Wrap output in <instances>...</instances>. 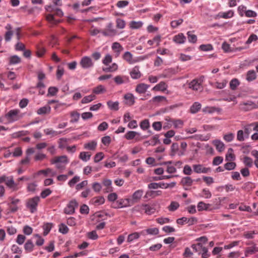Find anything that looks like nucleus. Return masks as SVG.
Returning a JSON list of instances; mask_svg holds the SVG:
<instances>
[{
  "mask_svg": "<svg viewBox=\"0 0 258 258\" xmlns=\"http://www.w3.org/2000/svg\"><path fill=\"white\" fill-rule=\"evenodd\" d=\"M117 30L114 28L112 23H109L105 29L101 30V33L104 36L112 37L117 34Z\"/></svg>",
  "mask_w": 258,
  "mask_h": 258,
  "instance_id": "obj_1",
  "label": "nucleus"
},
{
  "mask_svg": "<svg viewBox=\"0 0 258 258\" xmlns=\"http://www.w3.org/2000/svg\"><path fill=\"white\" fill-rule=\"evenodd\" d=\"M39 201L40 198L38 196L34 197L28 200L27 202V207L30 210L32 213L36 211L37 206Z\"/></svg>",
  "mask_w": 258,
  "mask_h": 258,
  "instance_id": "obj_2",
  "label": "nucleus"
},
{
  "mask_svg": "<svg viewBox=\"0 0 258 258\" xmlns=\"http://www.w3.org/2000/svg\"><path fill=\"white\" fill-rule=\"evenodd\" d=\"M5 182L6 185L10 188H15L17 184L15 182L13 176L3 175L0 177V183Z\"/></svg>",
  "mask_w": 258,
  "mask_h": 258,
  "instance_id": "obj_3",
  "label": "nucleus"
},
{
  "mask_svg": "<svg viewBox=\"0 0 258 258\" xmlns=\"http://www.w3.org/2000/svg\"><path fill=\"white\" fill-rule=\"evenodd\" d=\"M19 112V111L17 109L11 110L6 114V117L8 119L9 122L17 121L20 118L18 115Z\"/></svg>",
  "mask_w": 258,
  "mask_h": 258,
  "instance_id": "obj_4",
  "label": "nucleus"
},
{
  "mask_svg": "<svg viewBox=\"0 0 258 258\" xmlns=\"http://www.w3.org/2000/svg\"><path fill=\"white\" fill-rule=\"evenodd\" d=\"M192 168L194 171L198 174L207 173L211 171L210 167H205L203 164H194Z\"/></svg>",
  "mask_w": 258,
  "mask_h": 258,
  "instance_id": "obj_5",
  "label": "nucleus"
},
{
  "mask_svg": "<svg viewBox=\"0 0 258 258\" xmlns=\"http://www.w3.org/2000/svg\"><path fill=\"white\" fill-rule=\"evenodd\" d=\"M78 204L76 200H72L70 202L67 207L64 210L66 214H73L75 213V208L78 207Z\"/></svg>",
  "mask_w": 258,
  "mask_h": 258,
  "instance_id": "obj_6",
  "label": "nucleus"
},
{
  "mask_svg": "<svg viewBox=\"0 0 258 258\" xmlns=\"http://www.w3.org/2000/svg\"><path fill=\"white\" fill-rule=\"evenodd\" d=\"M80 65L83 69H88L93 66L94 63L89 56H84L80 61Z\"/></svg>",
  "mask_w": 258,
  "mask_h": 258,
  "instance_id": "obj_7",
  "label": "nucleus"
},
{
  "mask_svg": "<svg viewBox=\"0 0 258 258\" xmlns=\"http://www.w3.org/2000/svg\"><path fill=\"white\" fill-rule=\"evenodd\" d=\"M240 108L244 111H249L254 109H256L255 103L251 101H248L240 104Z\"/></svg>",
  "mask_w": 258,
  "mask_h": 258,
  "instance_id": "obj_8",
  "label": "nucleus"
},
{
  "mask_svg": "<svg viewBox=\"0 0 258 258\" xmlns=\"http://www.w3.org/2000/svg\"><path fill=\"white\" fill-rule=\"evenodd\" d=\"M189 88L195 91H198L202 89L201 82L198 79H194L189 83Z\"/></svg>",
  "mask_w": 258,
  "mask_h": 258,
  "instance_id": "obj_9",
  "label": "nucleus"
},
{
  "mask_svg": "<svg viewBox=\"0 0 258 258\" xmlns=\"http://www.w3.org/2000/svg\"><path fill=\"white\" fill-rule=\"evenodd\" d=\"M149 87V85L145 83H140L136 86L135 91L139 94H144L146 93Z\"/></svg>",
  "mask_w": 258,
  "mask_h": 258,
  "instance_id": "obj_10",
  "label": "nucleus"
},
{
  "mask_svg": "<svg viewBox=\"0 0 258 258\" xmlns=\"http://www.w3.org/2000/svg\"><path fill=\"white\" fill-rule=\"evenodd\" d=\"M45 9L47 12H52L53 11H55V15L58 17H61L63 15V13L61 9L58 8L55 9L53 6H46Z\"/></svg>",
  "mask_w": 258,
  "mask_h": 258,
  "instance_id": "obj_11",
  "label": "nucleus"
},
{
  "mask_svg": "<svg viewBox=\"0 0 258 258\" xmlns=\"http://www.w3.org/2000/svg\"><path fill=\"white\" fill-rule=\"evenodd\" d=\"M131 78L133 79H138L141 77V73L138 66L135 67L130 73Z\"/></svg>",
  "mask_w": 258,
  "mask_h": 258,
  "instance_id": "obj_12",
  "label": "nucleus"
},
{
  "mask_svg": "<svg viewBox=\"0 0 258 258\" xmlns=\"http://www.w3.org/2000/svg\"><path fill=\"white\" fill-rule=\"evenodd\" d=\"M167 85L165 83V82L163 81L160 82L159 84H157L153 88L152 90L155 91H162L164 92L166 90L167 88Z\"/></svg>",
  "mask_w": 258,
  "mask_h": 258,
  "instance_id": "obj_13",
  "label": "nucleus"
},
{
  "mask_svg": "<svg viewBox=\"0 0 258 258\" xmlns=\"http://www.w3.org/2000/svg\"><path fill=\"white\" fill-rule=\"evenodd\" d=\"M68 162L69 161L66 156L56 157L54 159L51 160V163L52 164H56L59 163L67 164Z\"/></svg>",
  "mask_w": 258,
  "mask_h": 258,
  "instance_id": "obj_14",
  "label": "nucleus"
},
{
  "mask_svg": "<svg viewBox=\"0 0 258 258\" xmlns=\"http://www.w3.org/2000/svg\"><path fill=\"white\" fill-rule=\"evenodd\" d=\"M169 186L168 184L164 183H151L148 184V188L150 189H158V188H166Z\"/></svg>",
  "mask_w": 258,
  "mask_h": 258,
  "instance_id": "obj_15",
  "label": "nucleus"
},
{
  "mask_svg": "<svg viewBox=\"0 0 258 258\" xmlns=\"http://www.w3.org/2000/svg\"><path fill=\"white\" fill-rule=\"evenodd\" d=\"M234 15V12L232 10H229L226 12L219 13L216 15V18H222L224 19H229L232 18Z\"/></svg>",
  "mask_w": 258,
  "mask_h": 258,
  "instance_id": "obj_16",
  "label": "nucleus"
},
{
  "mask_svg": "<svg viewBox=\"0 0 258 258\" xmlns=\"http://www.w3.org/2000/svg\"><path fill=\"white\" fill-rule=\"evenodd\" d=\"M124 98L126 100V104L132 106L135 104V97L132 93H127L124 95Z\"/></svg>",
  "mask_w": 258,
  "mask_h": 258,
  "instance_id": "obj_17",
  "label": "nucleus"
},
{
  "mask_svg": "<svg viewBox=\"0 0 258 258\" xmlns=\"http://www.w3.org/2000/svg\"><path fill=\"white\" fill-rule=\"evenodd\" d=\"M111 48L113 50H114L117 56H118L121 51L123 49V47L120 45V44L117 42L112 43Z\"/></svg>",
  "mask_w": 258,
  "mask_h": 258,
  "instance_id": "obj_18",
  "label": "nucleus"
},
{
  "mask_svg": "<svg viewBox=\"0 0 258 258\" xmlns=\"http://www.w3.org/2000/svg\"><path fill=\"white\" fill-rule=\"evenodd\" d=\"M256 78V75L254 70L248 71L246 75V80L248 82H251L255 80Z\"/></svg>",
  "mask_w": 258,
  "mask_h": 258,
  "instance_id": "obj_19",
  "label": "nucleus"
},
{
  "mask_svg": "<svg viewBox=\"0 0 258 258\" xmlns=\"http://www.w3.org/2000/svg\"><path fill=\"white\" fill-rule=\"evenodd\" d=\"M186 39L185 37L182 33H179L173 37V41L177 44L183 43Z\"/></svg>",
  "mask_w": 258,
  "mask_h": 258,
  "instance_id": "obj_20",
  "label": "nucleus"
},
{
  "mask_svg": "<svg viewBox=\"0 0 258 258\" xmlns=\"http://www.w3.org/2000/svg\"><path fill=\"white\" fill-rule=\"evenodd\" d=\"M107 105L111 110L117 111L119 109V103L118 101L113 102L109 100L107 102Z\"/></svg>",
  "mask_w": 258,
  "mask_h": 258,
  "instance_id": "obj_21",
  "label": "nucleus"
},
{
  "mask_svg": "<svg viewBox=\"0 0 258 258\" xmlns=\"http://www.w3.org/2000/svg\"><path fill=\"white\" fill-rule=\"evenodd\" d=\"M51 107L49 106H45L39 108L37 113L38 114L42 115L49 113L50 112Z\"/></svg>",
  "mask_w": 258,
  "mask_h": 258,
  "instance_id": "obj_22",
  "label": "nucleus"
},
{
  "mask_svg": "<svg viewBox=\"0 0 258 258\" xmlns=\"http://www.w3.org/2000/svg\"><path fill=\"white\" fill-rule=\"evenodd\" d=\"M104 198L102 196H98L91 200V203L95 206L101 205L104 203Z\"/></svg>",
  "mask_w": 258,
  "mask_h": 258,
  "instance_id": "obj_23",
  "label": "nucleus"
},
{
  "mask_svg": "<svg viewBox=\"0 0 258 258\" xmlns=\"http://www.w3.org/2000/svg\"><path fill=\"white\" fill-rule=\"evenodd\" d=\"M97 146V142L95 141H92L84 144V147L85 149L95 150Z\"/></svg>",
  "mask_w": 258,
  "mask_h": 258,
  "instance_id": "obj_24",
  "label": "nucleus"
},
{
  "mask_svg": "<svg viewBox=\"0 0 258 258\" xmlns=\"http://www.w3.org/2000/svg\"><path fill=\"white\" fill-rule=\"evenodd\" d=\"M193 183V180L189 176L183 177L181 180V183L183 186H191Z\"/></svg>",
  "mask_w": 258,
  "mask_h": 258,
  "instance_id": "obj_25",
  "label": "nucleus"
},
{
  "mask_svg": "<svg viewBox=\"0 0 258 258\" xmlns=\"http://www.w3.org/2000/svg\"><path fill=\"white\" fill-rule=\"evenodd\" d=\"M21 59L17 55L11 56L9 58V64L14 65L21 62Z\"/></svg>",
  "mask_w": 258,
  "mask_h": 258,
  "instance_id": "obj_26",
  "label": "nucleus"
},
{
  "mask_svg": "<svg viewBox=\"0 0 258 258\" xmlns=\"http://www.w3.org/2000/svg\"><path fill=\"white\" fill-rule=\"evenodd\" d=\"M105 88L102 85L97 86L93 89V93L95 94H100L106 92Z\"/></svg>",
  "mask_w": 258,
  "mask_h": 258,
  "instance_id": "obj_27",
  "label": "nucleus"
},
{
  "mask_svg": "<svg viewBox=\"0 0 258 258\" xmlns=\"http://www.w3.org/2000/svg\"><path fill=\"white\" fill-rule=\"evenodd\" d=\"M213 144L219 152H221L224 150V144L221 141L215 140L213 141Z\"/></svg>",
  "mask_w": 258,
  "mask_h": 258,
  "instance_id": "obj_28",
  "label": "nucleus"
},
{
  "mask_svg": "<svg viewBox=\"0 0 258 258\" xmlns=\"http://www.w3.org/2000/svg\"><path fill=\"white\" fill-rule=\"evenodd\" d=\"M70 115L72 119L70 120V122L72 123L77 122L78 121L80 118V113L78 112L77 111H73L70 113Z\"/></svg>",
  "mask_w": 258,
  "mask_h": 258,
  "instance_id": "obj_29",
  "label": "nucleus"
},
{
  "mask_svg": "<svg viewBox=\"0 0 258 258\" xmlns=\"http://www.w3.org/2000/svg\"><path fill=\"white\" fill-rule=\"evenodd\" d=\"M140 136V134L135 131H128L125 135L124 138L128 140H132L136 138V136Z\"/></svg>",
  "mask_w": 258,
  "mask_h": 258,
  "instance_id": "obj_30",
  "label": "nucleus"
},
{
  "mask_svg": "<svg viewBox=\"0 0 258 258\" xmlns=\"http://www.w3.org/2000/svg\"><path fill=\"white\" fill-rule=\"evenodd\" d=\"M123 58L130 64L133 63L135 61L133 59V55L129 51H126L123 55Z\"/></svg>",
  "mask_w": 258,
  "mask_h": 258,
  "instance_id": "obj_31",
  "label": "nucleus"
},
{
  "mask_svg": "<svg viewBox=\"0 0 258 258\" xmlns=\"http://www.w3.org/2000/svg\"><path fill=\"white\" fill-rule=\"evenodd\" d=\"M258 251V247H256L255 245H253L252 247H247L245 251V255L247 256L248 254H253Z\"/></svg>",
  "mask_w": 258,
  "mask_h": 258,
  "instance_id": "obj_32",
  "label": "nucleus"
},
{
  "mask_svg": "<svg viewBox=\"0 0 258 258\" xmlns=\"http://www.w3.org/2000/svg\"><path fill=\"white\" fill-rule=\"evenodd\" d=\"M201 108V104L199 102H195L190 107V110L192 113L198 112Z\"/></svg>",
  "mask_w": 258,
  "mask_h": 258,
  "instance_id": "obj_33",
  "label": "nucleus"
},
{
  "mask_svg": "<svg viewBox=\"0 0 258 258\" xmlns=\"http://www.w3.org/2000/svg\"><path fill=\"white\" fill-rule=\"evenodd\" d=\"M91 154L86 152H82L79 155V158L84 162H87L89 160Z\"/></svg>",
  "mask_w": 258,
  "mask_h": 258,
  "instance_id": "obj_34",
  "label": "nucleus"
},
{
  "mask_svg": "<svg viewBox=\"0 0 258 258\" xmlns=\"http://www.w3.org/2000/svg\"><path fill=\"white\" fill-rule=\"evenodd\" d=\"M243 162L246 168H250L253 165L252 159L248 156L244 157Z\"/></svg>",
  "mask_w": 258,
  "mask_h": 258,
  "instance_id": "obj_35",
  "label": "nucleus"
},
{
  "mask_svg": "<svg viewBox=\"0 0 258 258\" xmlns=\"http://www.w3.org/2000/svg\"><path fill=\"white\" fill-rule=\"evenodd\" d=\"M117 202L119 203L120 207H126L132 205L130 199H121Z\"/></svg>",
  "mask_w": 258,
  "mask_h": 258,
  "instance_id": "obj_36",
  "label": "nucleus"
},
{
  "mask_svg": "<svg viewBox=\"0 0 258 258\" xmlns=\"http://www.w3.org/2000/svg\"><path fill=\"white\" fill-rule=\"evenodd\" d=\"M126 23L123 20L117 18L116 19V27L118 29H123L125 26Z\"/></svg>",
  "mask_w": 258,
  "mask_h": 258,
  "instance_id": "obj_37",
  "label": "nucleus"
},
{
  "mask_svg": "<svg viewBox=\"0 0 258 258\" xmlns=\"http://www.w3.org/2000/svg\"><path fill=\"white\" fill-rule=\"evenodd\" d=\"M143 25V23L141 21H131L130 23V27L131 28L135 29H139Z\"/></svg>",
  "mask_w": 258,
  "mask_h": 258,
  "instance_id": "obj_38",
  "label": "nucleus"
},
{
  "mask_svg": "<svg viewBox=\"0 0 258 258\" xmlns=\"http://www.w3.org/2000/svg\"><path fill=\"white\" fill-rule=\"evenodd\" d=\"M34 244L31 240H28L26 242L24 245L25 249L28 251L31 252L33 250L34 247Z\"/></svg>",
  "mask_w": 258,
  "mask_h": 258,
  "instance_id": "obj_39",
  "label": "nucleus"
},
{
  "mask_svg": "<svg viewBox=\"0 0 258 258\" xmlns=\"http://www.w3.org/2000/svg\"><path fill=\"white\" fill-rule=\"evenodd\" d=\"M167 101L166 98L163 96H156L152 99L150 101L153 103H160L162 101Z\"/></svg>",
  "mask_w": 258,
  "mask_h": 258,
  "instance_id": "obj_40",
  "label": "nucleus"
},
{
  "mask_svg": "<svg viewBox=\"0 0 258 258\" xmlns=\"http://www.w3.org/2000/svg\"><path fill=\"white\" fill-rule=\"evenodd\" d=\"M96 97L94 95H90L84 97L81 101V103L83 104H86L91 102L92 100L95 99Z\"/></svg>",
  "mask_w": 258,
  "mask_h": 258,
  "instance_id": "obj_41",
  "label": "nucleus"
},
{
  "mask_svg": "<svg viewBox=\"0 0 258 258\" xmlns=\"http://www.w3.org/2000/svg\"><path fill=\"white\" fill-rule=\"evenodd\" d=\"M140 127L144 131L148 130L150 127V123L148 119L142 120L140 124Z\"/></svg>",
  "mask_w": 258,
  "mask_h": 258,
  "instance_id": "obj_42",
  "label": "nucleus"
},
{
  "mask_svg": "<svg viewBox=\"0 0 258 258\" xmlns=\"http://www.w3.org/2000/svg\"><path fill=\"white\" fill-rule=\"evenodd\" d=\"M46 19L48 22L53 24H57L60 22L59 20H55L54 17V15L52 14L47 15L46 17Z\"/></svg>",
  "mask_w": 258,
  "mask_h": 258,
  "instance_id": "obj_43",
  "label": "nucleus"
},
{
  "mask_svg": "<svg viewBox=\"0 0 258 258\" xmlns=\"http://www.w3.org/2000/svg\"><path fill=\"white\" fill-rule=\"evenodd\" d=\"M203 246L201 242H199L197 244H193L191 245V247L195 250V252H198L199 254H200L201 252L200 250H202Z\"/></svg>",
  "mask_w": 258,
  "mask_h": 258,
  "instance_id": "obj_44",
  "label": "nucleus"
},
{
  "mask_svg": "<svg viewBox=\"0 0 258 258\" xmlns=\"http://www.w3.org/2000/svg\"><path fill=\"white\" fill-rule=\"evenodd\" d=\"M187 38L189 42L195 43L197 41V37L196 35L193 34L191 31L187 33Z\"/></svg>",
  "mask_w": 258,
  "mask_h": 258,
  "instance_id": "obj_45",
  "label": "nucleus"
},
{
  "mask_svg": "<svg viewBox=\"0 0 258 258\" xmlns=\"http://www.w3.org/2000/svg\"><path fill=\"white\" fill-rule=\"evenodd\" d=\"M239 85V82L237 79H233L230 82V87L232 90H235Z\"/></svg>",
  "mask_w": 258,
  "mask_h": 258,
  "instance_id": "obj_46",
  "label": "nucleus"
},
{
  "mask_svg": "<svg viewBox=\"0 0 258 258\" xmlns=\"http://www.w3.org/2000/svg\"><path fill=\"white\" fill-rule=\"evenodd\" d=\"M236 166L235 162H229L224 164V168L226 170H231L234 169Z\"/></svg>",
  "mask_w": 258,
  "mask_h": 258,
  "instance_id": "obj_47",
  "label": "nucleus"
},
{
  "mask_svg": "<svg viewBox=\"0 0 258 258\" xmlns=\"http://www.w3.org/2000/svg\"><path fill=\"white\" fill-rule=\"evenodd\" d=\"M139 237H140V234L139 233L134 232L133 233H132V234L128 235L127 241L128 242H131L132 241H133L134 240L139 238Z\"/></svg>",
  "mask_w": 258,
  "mask_h": 258,
  "instance_id": "obj_48",
  "label": "nucleus"
},
{
  "mask_svg": "<svg viewBox=\"0 0 258 258\" xmlns=\"http://www.w3.org/2000/svg\"><path fill=\"white\" fill-rule=\"evenodd\" d=\"M200 48L204 51L212 50L213 49V46L210 44H202L200 46Z\"/></svg>",
  "mask_w": 258,
  "mask_h": 258,
  "instance_id": "obj_49",
  "label": "nucleus"
},
{
  "mask_svg": "<svg viewBox=\"0 0 258 258\" xmlns=\"http://www.w3.org/2000/svg\"><path fill=\"white\" fill-rule=\"evenodd\" d=\"M58 91V89L57 88L55 87H50L48 90V94L47 96H54L55 95Z\"/></svg>",
  "mask_w": 258,
  "mask_h": 258,
  "instance_id": "obj_50",
  "label": "nucleus"
},
{
  "mask_svg": "<svg viewBox=\"0 0 258 258\" xmlns=\"http://www.w3.org/2000/svg\"><path fill=\"white\" fill-rule=\"evenodd\" d=\"M52 224L51 223H46L43 226V229H44V232L43 235L44 236L47 235L49 231H50L51 228H52Z\"/></svg>",
  "mask_w": 258,
  "mask_h": 258,
  "instance_id": "obj_51",
  "label": "nucleus"
},
{
  "mask_svg": "<svg viewBox=\"0 0 258 258\" xmlns=\"http://www.w3.org/2000/svg\"><path fill=\"white\" fill-rule=\"evenodd\" d=\"M183 20L182 19H179L177 20L172 21L170 23V25L172 28H175L182 24Z\"/></svg>",
  "mask_w": 258,
  "mask_h": 258,
  "instance_id": "obj_52",
  "label": "nucleus"
},
{
  "mask_svg": "<svg viewBox=\"0 0 258 258\" xmlns=\"http://www.w3.org/2000/svg\"><path fill=\"white\" fill-rule=\"evenodd\" d=\"M227 83V81L226 80H223L221 82H216L215 84V87L217 89H223L224 88Z\"/></svg>",
  "mask_w": 258,
  "mask_h": 258,
  "instance_id": "obj_53",
  "label": "nucleus"
},
{
  "mask_svg": "<svg viewBox=\"0 0 258 258\" xmlns=\"http://www.w3.org/2000/svg\"><path fill=\"white\" fill-rule=\"evenodd\" d=\"M104 154L103 152H100L97 153L94 156V161L95 163L99 162L104 158Z\"/></svg>",
  "mask_w": 258,
  "mask_h": 258,
  "instance_id": "obj_54",
  "label": "nucleus"
},
{
  "mask_svg": "<svg viewBox=\"0 0 258 258\" xmlns=\"http://www.w3.org/2000/svg\"><path fill=\"white\" fill-rule=\"evenodd\" d=\"M15 48L16 51H23L25 50V45L23 43L18 41L15 45Z\"/></svg>",
  "mask_w": 258,
  "mask_h": 258,
  "instance_id": "obj_55",
  "label": "nucleus"
},
{
  "mask_svg": "<svg viewBox=\"0 0 258 258\" xmlns=\"http://www.w3.org/2000/svg\"><path fill=\"white\" fill-rule=\"evenodd\" d=\"M223 161V158L222 157L217 156L214 158L212 164L213 165H219V164L222 163Z\"/></svg>",
  "mask_w": 258,
  "mask_h": 258,
  "instance_id": "obj_56",
  "label": "nucleus"
},
{
  "mask_svg": "<svg viewBox=\"0 0 258 258\" xmlns=\"http://www.w3.org/2000/svg\"><path fill=\"white\" fill-rule=\"evenodd\" d=\"M239 15L241 17H243L244 14L245 15V12L247 11L246 7L243 5L239 6L237 9Z\"/></svg>",
  "mask_w": 258,
  "mask_h": 258,
  "instance_id": "obj_57",
  "label": "nucleus"
},
{
  "mask_svg": "<svg viewBox=\"0 0 258 258\" xmlns=\"http://www.w3.org/2000/svg\"><path fill=\"white\" fill-rule=\"evenodd\" d=\"M129 4V2L127 1H119L116 3V6L118 8H123L127 6Z\"/></svg>",
  "mask_w": 258,
  "mask_h": 258,
  "instance_id": "obj_58",
  "label": "nucleus"
},
{
  "mask_svg": "<svg viewBox=\"0 0 258 258\" xmlns=\"http://www.w3.org/2000/svg\"><path fill=\"white\" fill-rule=\"evenodd\" d=\"M192 169L190 166L188 165H185L183 167V173L185 175H190L192 173Z\"/></svg>",
  "mask_w": 258,
  "mask_h": 258,
  "instance_id": "obj_59",
  "label": "nucleus"
},
{
  "mask_svg": "<svg viewBox=\"0 0 258 258\" xmlns=\"http://www.w3.org/2000/svg\"><path fill=\"white\" fill-rule=\"evenodd\" d=\"M179 206V204L176 202H172L168 207V209L170 211H174Z\"/></svg>",
  "mask_w": 258,
  "mask_h": 258,
  "instance_id": "obj_60",
  "label": "nucleus"
},
{
  "mask_svg": "<svg viewBox=\"0 0 258 258\" xmlns=\"http://www.w3.org/2000/svg\"><path fill=\"white\" fill-rule=\"evenodd\" d=\"M59 231L62 234H66L69 231V228L65 224L61 223L59 225Z\"/></svg>",
  "mask_w": 258,
  "mask_h": 258,
  "instance_id": "obj_61",
  "label": "nucleus"
},
{
  "mask_svg": "<svg viewBox=\"0 0 258 258\" xmlns=\"http://www.w3.org/2000/svg\"><path fill=\"white\" fill-rule=\"evenodd\" d=\"M208 206L209 205H206V204L202 202H199L197 206L198 210L199 211L204 210H207L208 209Z\"/></svg>",
  "mask_w": 258,
  "mask_h": 258,
  "instance_id": "obj_62",
  "label": "nucleus"
},
{
  "mask_svg": "<svg viewBox=\"0 0 258 258\" xmlns=\"http://www.w3.org/2000/svg\"><path fill=\"white\" fill-rule=\"evenodd\" d=\"M162 122L161 121H155L152 124L153 128L157 131H159L162 128Z\"/></svg>",
  "mask_w": 258,
  "mask_h": 258,
  "instance_id": "obj_63",
  "label": "nucleus"
},
{
  "mask_svg": "<svg viewBox=\"0 0 258 258\" xmlns=\"http://www.w3.org/2000/svg\"><path fill=\"white\" fill-rule=\"evenodd\" d=\"M112 61V56L109 54H107L105 55L104 58L102 60V62L105 65H108Z\"/></svg>",
  "mask_w": 258,
  "mask_h": 258,
  "instance_id": "obj_64",
  "label": "nucleus"
}]
</instances>
